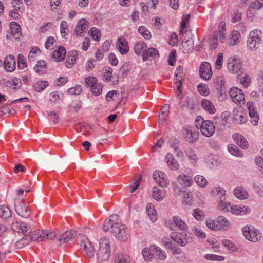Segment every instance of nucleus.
<instances>
[{
  "label": "nucleus",
  "instance_id": "obj_1",
  "mask_svg": "<svg viewBox=\"0 0 263 263\" xmlns=\"http://www.w3.org/2000/svg\"><path fill=\"white\" fill-rule=\"evenodd\" d=\"M121 226L125 225L122 223L119 215L114 214L111 215L109 219L105 220L103 226V230L105 232L110 231L118 239V235L121 231Z\"/></svg>",
  "mask_w": 263,
  "mask_h": 263
},
{
  "label": "nucleus",
  "instance_id": "obj_2",
  "mask_svg": "<svg viewBox=\"0 0 263 263\" xmlns=\"http://www.w3.org/2000/svg\"><path fill=\"white\" fill-rule=\"evenodd\" d=\"M196 127L200 130L201 134L206 137H211L215 133V126L210 120H204L201 117H198L195 121Z\"/></svg>",
  "mask_w": 263,
  "mask_h": 263
},
{
  "label": "nucleus",
  "instance_id": "obj_3",
  "mask_svg": "<svg viewBox=\"0 0 263 263\" xmlns=\"http://www.w3.org/2000/svg\"><path fill=\"white\" fill-rule=\"evenodd\" d=\"M110 243L108 238H101L99 241L98 249L97 252V259L99 261L107 260L110 255Z\"/></svg>",
  "mask_w": 263,
  "mask_h": 263
},
{
  "label": "nucleus",
  "instance_id": "obj_4",
  "mask_svg": "<svg viewBox=\"0 0 263 263\" xmlns=\"http://www.w3.org/2000/svg\"><path fill=\"white\" fill-rule=\"evenodd\" d=\"M262 31L259 29H254L250 32L247 41L249 50L254 51L259 48L262 41Z\"/></svg>",
  "mask_w": 263,
  "mask_h": 263
},
{
  "label": "nucleus",
  "instance_id": "obj_5",
  "mask_svg": "<svg viewBox=\"0 0 263 263\" xmlns=\"http://www.w3.org/2000/svg\"><path fill=\"white\" fill-rule=\"evenodd\" d=\"M242 232L245 238L251 242H257L262 238L259 230L252 226H245L242 228Z\"/></svg>",
  "mask_w": 263,
  "mask_h": 263
},
{
  "label": "nucleus",
  "instance_id": "obj_6",
  "mask_svg": "<svg viewBox=\"0 0 263 263\" xmlns=\"http://www.w3.org/2000/svg\"><path fill=\"white\" fill-rule=\"evenodd\" d=\"M80 249L82 254L86 257L91 258L95 256L94 245L87 237H83L81 239Z\"/></svg>",
  "mask_w": 263,
  "mask_h": 263
},
{
  "label": "nucleus",
  "instance_id": "obj_7",
  "mask_svg": "<svg viewBox=\"0 0 263 263\" xmlns=\"http://www.w3.org/2000/svg\"><path fill=\"white\" fill-rule=\"evenodd\" d=\"M228 71L233 74H239L241 72L242 63L240 59L237 57H231L227 61Z\"/></svg>",
  "mask_w": 263,
  "mask_h": 263
},
{
  "label": "nucleus",
  "instance_id": "obj_8",
  "mask_svg": "<svg viewBox=\"0 0 263 263\" xmlns=\"http://www.w3.org/2000/svg\"><path fill=\"white\" fill-rule=\"evenodd\" d=\"M170 236L172 240L181 247L186 246L192 239L186 233L182 232H172Z\"/></svg>",
  "mask_w": 263,
  "mask_h": 263
},
{
  "label": "nucleus",
  "instance_id": "obj_9",
  "mask_svg": "<svg viewBox=\"0 0 263 263\" xmlns=\"http://www.w3.org/2000/svg\"><path fill=\"white\" fill-rule=\"evenodd\" d=\"M229 94L232 100L240 106L245 104V99L241 89L233 87L230 89Z\"/></svg>",
  "mask_w": 263,
  "mask_h": 263
},
{
  "label": "nucleus",
  "instance_id": "obj_10",
  "mask_svg": "<svg viewBox=\"0 0 263 263\" xmlns=\"http://www.w3.org/2000/svg\"><path fill=\"white\" fill-rule=\"evenodd\" d=\"M154 179L162 187H166L169 185V180L167 175L163 172L155 170L153 174Z\"/></svg>",
  "mask_w": 263,
  "mask_h": 263
},
{
  "label": "nucleus",
  "instance_id": "obj_11",
  "mask_svg": "<svg viewBox=\"0 0 263 263\" xmlns=\"http://www.w3.org/2000/svg\"><path fill=\"white\" fill-rule=\"evenodd\" d=\"M11 229L18 233H22L27 236L31 232V226L23 222L15 221L12 223Z\"/></svg>",
  "mask_w": 263,
  "mask_h": 263
},
{
  "label": "nucleus",
  "instance_id": "obj_12",
  "mask_svg": "<svg viewBox=\"0 0 263 263\" xmlns=\"http://www.w3.org/2000/svg\"><path fill=\"white\" fill-rule=\"evenodd\" d=\"M200 77L204 80H209L212 76L211 65L210 63L202 62L199 67Z\"/></svg>",
  "mask_w": 263,
  "mask_h": 263
},
{
  "label": "nucleus",
  "instance_id": "obj_13",
  "mask_svg": "<svg viewBox=\"0 0 263 263\" xmlns=\"http://www.w3.org/2000/svg\"><path fill=\"white\" fill-rule=\"evenodd\" d=\"M246 106L252 124L255 126L257 125L258 123L259 117L254 103L252 102H248L247 103Z\"/></svg>",
  "mask_w": 263,
  "mask_h": 263
},
{
  "label": "nucleus",
  "instance_id": "obj_14",
  "mask_svg": "<svg viewBox=\"0 0 263 263\" xmlns=\"http://www.w3.org/2000/svg\"><path fill=\"white\" fill-rule=\"evenodd\" d=\"M233 118L239 124L245 123L248 121V117L242 107H238L233 110Z\"/></svg>",
  "mask_w": 263,
  "mask_h": 263
},
{
  "label": "nucleus",
  "instance_id": "obj_15",
  "mask_svg": "<svg viewBox=\"0 0 263 263\" xmlns=\"http://www.w3.org/2000/svg\"><path fill=\"white\" fill-rule=\"evenodd\" d=\"M89 23L85 18H81L77 23L75 27L74 32L76 34L79 36L84 35L85 32H86L88 28Z\"/></svg>",
  "mask_w": 263,
  "mask_h": 263
},
{
  "label": "nucleus",
  "instance_id": "obj_16",
  "mask_svg": "<svg viewBox=\"0 0 263 263\" xmlns=\"http://www.w3.org/2000/svg\"><path fill=\"white\" fill-rule=\"evenodd\" d=\"M263 8V0H255L248 7L247 15L248 17L254 16L255 11Z\"/></svg>",
  "mask_w": 263,
  "mask_h": 263
},
{
  "label": "nucleus",
  "instance_id": "obj_17",
  "mask_svg": "<svg viewBox=\"0 0 263 263\" xmlns=\"http://www.w3.org/2000/svg\"><path fill=\"white\" fill-rule=\"evenodd\" d=\"M15 210L16 213L23 218H27L30 215V211L28 207L24 203H15Z\"/></svg>",
  "mask_w": 263,
  "mask_h": 263
},
{
  "label": "nucleus",
  "instance_id": "obj_18",
  "mask_svg": "<svg viewBox=\"0 0 263 263\" xmlns=\"http://www.w3.org/2000/svg\"><path fill=\"white\" fill-rule=\"evenodd\" d=\"M251 211V208L248 206L237 204L232 205L230 212L236 215H243L250 213Z\"/></svg>",
  "mask_w": 263,
  "mask_h": 263
},
{
  "label": "nucleus",
  "instance_id": "obj_19",
  "mask_svg": "<svg viewBox=\"0 0 263 263\" xmlns=\"http://www.w3.org/2000/svg\"><path fill=\"white\" fill-rule=\"evenodd\" d=\"M4 68L9 72L13 71L16 68V61L14 56L9 55L7 56L4 61Z\"/></svg>",
  "mask_w": 263,
  "mask_h": 263
},
{
  "label": "nucleus",
  "instance_id": "obj_20",
  "mask_svg": "<svg viewBox=\"0 0 263 263\" xmlns=\"http://www.w3.org/2000/svg\"><path fill=\"white\" fill-rule=\"evenodd\" d=\"M157 253V248L155 245H152L149 247L143 249L142 253L144 260L146 261H152L154 255Z\"/></svg>",
  "mask_w": 263,
  "mask_h": 263
},
{
  "label": "nucleus",
  "instance_id": "obj_21",
  "mask_svg": "<svg viewBox=\"0 0 263 263\" xmlns=\"http://www.w3.org/2000/svg\"><path fill=\"white\" fill-rule=\"evenodd\" d=\"M159 57L158 50L155 48H149L147 49L142 55V59L144 62L147 61H152Z\"/></svg>",
  "mask_w": 263,
  "mask_h": 263
},
{
  "label": "nucleus",
  "instance_id": "obj_22",
  "mask_svg": "<svg viewBox=\"0 0 263 263\" xmlns=\"http://www.w3.org/2000/svg\"><path fill=\"white\" fill-rule=\"evenodd\" d=\"M183 134L185 140L189 143H194L198 139V133L192 129H185Z\"/></svg>",
  "mask_w": 263,
  "mask_h": 263
},
{
  "label": "nucleus",
  "instance_id": "obj_23",
  "mask_svg": "<svg viewBox=\"0 0 263 263\" xmlns=\"http://www.w3.org/2000/svg\"><path fill=\"white\" fill-rule=\"evenodd\" d=\"M10 34L7 35V38L9 39L11 36H13L15 39H20L22 35L21 28L20 25L16 22H11L10 23Z\"/></svg>",
  "mask_w": 263,
  "mask_h": 263
},
{
  "label": "nucleus",
  "instance_id": "obj_24",
  "mask_svg": "<svg viewBox=\"0 0 263 263\" xmlns=\"http://www.w3.org/2000/svg\"><path fill=\"white\" fill-rule=\"evenodd\" d=\"M164 161L171 170L176 171L179 168L178 162L174 159L173 155L171 153H168L165 155Z\"/></svg>",
  "mask_w": 263,
  "mask_h": 263
},
{
  "label": "nucleus",
  "instance_id": "obj_25",
  "mask_svg": "<svg viewBox=\"0 0 263 263\" xmlns=\"http://www.w3.org/2000/svg\"><path fill=\"white\" fill-rule=\"evenodd\" d=\"M116 46L121 54H126L128 52L129 47L128 43L126 40L123 37L118 39L116 42Z\"/></svg>",
  "mask_w": 263,
  "mask_h": 263
},
{
  "label": "nucleus",
  "instance_id": "obj_26",
  "mask_svg": "<svg viewBox=\"0 0 263 263\" xmlns=\"http://www.w3.org/2000/svg\"><path fill=\"white\" fill-rule=\"evenodd\" d=\"M232 138L236 143L243 149H247L249 144L246 138L240 134L236 133L233 134Z\"/></svg>",
  "mask_w": 263,
  "mask_h": 263
},
{
  "label": "nucleus",
  "instance_id": "obj_27",
  "mask_svg": "<svg viewBox=\"0 0 263 263\" xmlns=\"http://www.w3.org/2000/svg\"><path fill=\"white\" fill-rule=\"evenodd\" d=\"M201 106L208 113L213 115L216 111L214 105L209 100L203 99L201 101Z\"/></svg>",
  "mask_w": 263,
  "mask_h": 263
},
{
  "label": "nucleus",
  "instance_id": "obj_28",
  "mask_svg": "<svg viewBox=\"0 0 263 263\" xmlns=\"http://www.w3.org/2000/svg\"><path fill=\"white\" fill-rule=\"evenodd\" d=\"M152 196L155 200L161 201L165 197L166 191L164 189L154 187L152 189Z\"/></svg>",
  "mask_w": 263,
  "mask_h": 263
},
{
  "label": "nucleus",
  "instance_id": "obj_29",
  "mask_svg": "<svg viewBox=\"0 0 263 263\" xmlns=\"http://www.w3.org/2000/svg\"><path fill=\"white\" fill-rule=\"evenodd\" d=\"M78 58V51L71 50L68 53V57L65 62V66L68 68H71L74 65Z\"/></svg>",
  "mask_w": 263,
  "mask_h": 263
},
{
  "label": "nucleus",
  "instance_id": "obj_30",
  "mask_svg": "<svg viewBox=\"0 0 263 263\" xmlns=\"http://www.w3.org/2000/svg\"><path fill=\"white\" fill-rule=\"evenodd\" d=\"M66 51L63 47H60L57 50L54 51L52 55L51 59L54 62L63 61L66 55Z\"/></svg>",
  "mask_w": 263,
  "mask_h": 263
},
{
  "label": "nucleus",
  "instance_id": "obj_31",
  "mask_svg": "<svg viewBox=\"0 0 263 263\" xmlns=\"http://www.w3.org/2000/svg\"><path fill=\"white\" fill-rule=\"evenodd\" d=\"M212 194L217 201L218 202L220 200H226V190L221 187H216L212 190Z\"/></svg>",
  "mask_w": 263,
  "mask_h": 263
},
{
  "label": "nucleus",
  "instance_id": "obj_32",
  "mask_svg": "<svg viewBox=\"0 0 263 263\" xmlns=\"http://www.w3.org/2000/svg\"><path fill=\"white\" fill-rule=\"evenodd\" d=\"M146 210L150 220L155 222L158 219V215L154 205L151 203L147 204Z\"/></svg>",
  "mask_w": 263,
  "mask_h": 263
},
{
  "label": "nucleus",
  "instance_id": "obj_33",
  "mask_svg": "<svg viewBox=\"0 0 263 263\" xmlns=\"http://www.w3.org/2000/svg\"><path fill=\"white\" fill-rule=\"evenodd\" d=\"M217 228L218 231L226 230L230 228V221L224 216H219L217 220Z\"/></svg>",
  "mask_w": 263,
  "mask_h": 263
},
{
  "label": "nucleus",
  "instance_id": "obj_34",
  "mask_svg": "<svg viewBox=\"0 0 263 263\" xmlns=\"http://www.w3.org/2000/svg\"><path fill=\"white\" fill-rule=\"evenodd\" d=\"M240 33L236 30L233 31L228 40V44L230 46H234L239 44L240 42Z\"/></svg>",
  "mask_w": 263,
  "mask_h": 263
},
{
  "label": "nucleus",
  "instance_id": "obj_35",
  "mask_svg": "<svg viewBox=\"0 0 263 263\" xmlns=\"http://www.w3.org/2000/svg\"><path fill=\"white\" fill-rule=\"evenodd\" d=\"M76 235L75 231L71 230L67 231L61 236L59 239V241L63 243L69 241V240L73 239Z\"/></svg>",
  "mask_w": 263,
  "mask_h": 263
},
{
  "label": "nucleus",
  "instance_id": "obj_36",
  "mask_svg": "<svg viewBox=\"0 0 263 263\" xmlns=\"http://www.w3.org/2000/svg\"><path fill=\"white\" fill-rule=\"evenodd\" d=\"M170 106L168 104H165L161 109L159 116V125L163 124L166 120L169 114Z\"/></svg>",
  "mask_w": 263,
  "mask_h": 263
},
{
  "label": "nucleus",
  "instance_id": "obj_37",
  "mask_svg": "<svg viewBox=\"0 0 263 263\" xmlns=\"http://www.w3.org/2000/svg\"><path fill=\"white\" fill-rule=\"evenodd\" d=\"M183 73V68L182 66H178L175 72V77H176V84L177 85V89L179 90V93H180V87L182 84V74Z\"/></svg>",
  "mask_w": 263,
  "mask_h": 263
},
{
  "label": "nucleus",
  "instance_id": "obj_38",
  "mask_svg": "<svg viewBox=\"0 0 263 263\" xmlns=\"http://www.w3.org/2000/svg\"><path fill=\"white\" fill-rule=\"evenodd\" d=\"M177 180L183 187H190L193 183L192 179L189 176L185 175L179 176Z\"/></svg>",
  "mask_w": 263,
  "mask_h": 263
},
{
  "label": "nucleus",
  "instance_id": "obj_39",
  "mask_svg": "<svg viewBox=\"0 0 263 263\" xmlns=\"http://www.w3.org/2000/svg\"><path fill=\"white\" fill-rule=\"evenodd\" d=\"M173 222L178 229L181 231H185L187 229V225L185 222L179 216L173 217Z\"/></svg>",
  "mask_w": 263,
  "mask_h": 263
},
{
  "label": "nucleus",
  "instance_id": "obj_40",
  "mask_svg": "<svg viewBox=\"0 0 263 263\" xmlns=\"http://www.w3.org/2000/svg\"><path fill=\"white\" fill-rule=\"evenodd\" d=\"M182 48L184 53H188L194 48V42L192 39L186 40L185 38L182 42Z\"/></svg>",
  "mask_w": 263,
  "mask_h": 263
},
{
  "label": "nucleus",
  "instance_id": "obj_41",
  "mask_svg": "<svg viewBox=\"0 0 263 263\" xmlns=\"http://www.w3.org/2000/svg\"><path fill=\"white\" fill-rule=\"evenodd\" d=\"M28 236L29 239H30V241L31 240L37 241L44 240L43 231L35 230L32 232V229H31V232L28 235Z\"/></svg>",
  "mask_w": 263,
  "mask_h": 263
},
{
  "label": "nucleus",
  "instance_id": "obj_42",
  "mask_svg": "<svg viewBox=\"0 0 263 263\" xmlns=\"http://www.w3.org/2000/svg\"><path fill=\"white\" fill-rule=\"evenodd\" d=\"M235 196L240 199L244 200L248 197V193L247 191L241 187H237L234 190Z\"/></svg>",
  "mask_w": 263,
  "mask_h": 263
},
{
  "label": "nucleus",
  "instance_id": "obj_43",
  "mask_svg": "<svg viewBox=\"0 0 263 263\" xmlns=\"http://www.w3.org/2000/svg\"><path fill=\"white\" fill-rule=\"evenodd\" d=\"M11 212L9 208L5 205H3L0 207V217L5 219L6 221L8 220L11 218Z\"/></svg>",
  "mask_w": 263,
  "mask_h": 263
},
{
  "label": "nucleus",
  "instance_id": "obj_44",
  "mask_svg": "<svg viewBox=\"0 0 263 263\" xmlns=\"http://www.w3.org/2000/svg\"><path fill=\"white\" fill-rule=\"evenodd\" d=\"M131 260L128 256L122 253H117L115 256L114 263H130Z\"/></svg>",
  "mask_w": 263,
  "mask_h": 263
},
{
  "label": "nucleus",
  "instance_id": "obj_45",
  "mask_svg": "<svg viewBox=\"0 0 263 263\" xmlns=\"http://www.w3.org/2000/svg\"><path fill=\"white\" fill-rule=\"evenodd\" d=\"M147 48V44L143 41H139L134 46V50L137 55H143Z\"/></svg>",
  "mask_w": 263,
  "mask_h": 263
},
{
  "label": "nucleus",
  "instance_id": "obj_46",
  "mask_svg": "<svg viewBox=\"0 0 263 263\" xmlns=\"http://www.w3.org/2000/svg\"><path fill=\"white\" fill-rule=\"evenodd\" d=\"M120 232L118 235V239L123 241H125L128 239L130 236L129 231L126 226H121Z\"/></svg>",
  "mask_w": 263,
  "mask_h": 263
},
{
  "label": "nucleus",
  "instance_id": "obj_47",
  "mask_svg": "<svg viewBox=\"0 0 263 263\" xmlns=\"http://www.w3.org/2000/svg\"><path fill=\"white\" fill-rule=\"evenodd\" d=\"M185 153L192 163H195L198 161V157L193 148L191 147L186 148L185 150Z\"/></svg>",
  "mask_w": 263,
  "mask_h": 263
},
{
  "label": "nucleus",
  "instance_id": "obj_48",
  "mask_svg": "<svg viewBox=\"0 0 263 263\" xmlns=\"http://www.w3.org/2000/svg\"><path fill=\"white\" fill-rule=\"evenodd\" d=\"M41 53V50L40 49L36 47H32L31 48V50L28 54V59L30 62L34 61L36 59L38 55H39Z\"/></svg>",
  "mask_w": 263,
  "mask_h": 263
},
{
  "label": "nucleus",
  "instance_id": "obj_49",
  "mask_svg": "<svg viewBox=\"0 0 263 263\" xmlns=\"http://www.w3.org/2000/svg\"><path fill=\"white\" fill-rule=\"evenodd\" d=\"M34 69L36 72L39 74H41L44 73L46 70V64L44 60H40L37 62Z\"/></svg>",
  "mask_w": 263,
  "mask_h": 263
},
{
  "label": "nucleus",
  "instance_id": "obj_50",
  "mask_svg": "<svg viewBox=\"0 0 263 263\" xmlns=\"http://www.w3.org/2000/svg\"><path fill=\"white\" fill-rule=\"evenodd\" d=\"M226 200H220L218 202V209L223 212H228L231 211L232 205L229 203L226 202Z\"/></svg>",
  "mask_w": 263,
  "mask_h": 263
},
{
  "label": "nucleus",
  "instance_id": "obj_51",
  "mask_svg": "<svg viewBox=\"0 0 263 263\" xmlns=\"http://www.w3.org/2000/svg\"><path fill=\"white\" fill-rule=\"evenodd\" d=\"M194 180L196 184L200 187L204 188L206 186L208 181L206 178L201 175H196Z\"/></svg>",
  "mask_w": 263,
  "mask_h": 263
},
{
  "label": "nucleus",
  "instance_id": "obj_52",
  "mask_svg": "<svg viewBox=\"0 0 263 263\" xmlns=\"http://www.w3.org/2000/svg\"><path fill=\"white\" fill-rule=\"evenodd\" d=\"M138 32L146 40H149L152 37L149 30L144 26H140L139 27Z\"/></svg>",
  "mask_w": 263,
  "mask_h": 263
},
{
  "label": "nucleus",
  "instance_id": "obj_53",
  "mask_svg": "<svg viewBox=\"0 0 263 263\" xmlns=\"http://www.w3.org/2000/svg\"><path fill=\"white\" fill-rule=\"evenodd\" d=\"M30 242V239H29L28 235L25 236V237H22L21 239L16 242L15 246L17 248L21 249L28 245Z\"/></svg>",
  "mask_w": 263,
  "mask_h": 263
},
{
  "label": "nucleus",
  "instance_id": "obj_54",
  "mask_svg": "<svg viewBox=\"0 0 263 263\" xmlns=\"http://www.w3.org/2000/svg\"><path fill=\"white\" fill-rule=\"evenodd\" d=\"M60 32L62 37L66 38L69 34L68 25L66 21H62L60 24Z\"/></svg>",
  "mask_w": 263,
  "mask_h": 263
},
{
  "label": "nucleus",
  "instance_id": "obj_55",
  "mask_svg": "<svg viewBox=\"0 0 263 263\" xmlns=\"http://www.w3.org/2000/svg\"><path fill=\"white\" fill-rule=\"evenodd\" d=\"M228 149L229 153L233 156L238 157H242L243 156V153L235 145H229Z\"/></svg>",
  "mask_w": 263,
  "mask_h": 263
},
{
  "label": "nucleus",
  "instance_id": "obj_56",
  "mask_svg": "<svg viewBox=\"0 0 263 263\" xmlns=\"http://www.w3.org/2000/svg\"><path fill=\"white\" fill-rule=\"evenodd\" d=\"M198 92L204 96H207L210 93L208 86L204 83H200L197 86Z\"/></svg>",
  "mask_w": 263,
  "mask_h": 263
},
{
  "label": "nucleus",
  "instance_id": "obj_57",
  "mask_svg": "<svg viewBox=\"0 0 263 263\" xmlns=\"http://www.w3.org/2000/svg\"><path fill=\"white\" fill-rule=\"evenodd\" d=\"M48 85L46 81H40L37 82L33 86L34 89L37 92H40L44 89Z\"/></svg>",
  "mask_w": 263,
  "mask_h": 263
},
{
  "label": "nucleus",
  "instance_id": "obj_58",
  "mask_svg": "<svg viewBox=\"0 0 263 263\" xmlns=\"http://www.w3.org/2000/svg\"><path fill=\"white\" fill-rule=\"evenodd\" d=\"M102 85L100 83L97 82L91 88V92L95 96H99L102 92Z\"/></svg>",
  "mask_w": 263,
  "mask_h": 263
},
{
  "label": "nucleus",
  "instance_id": "obj_59",
  "mask_svg": "<svg viewBox=\"0 0 263 263\" xmlns=\"http://www.w3.org/2000/svg\"><path fill=\"white\" fill-rule=\"evenodd\" d=\"M204 258L211 261H223L224 260V257L223 256L212 254H205L204 255Z\"/></svg>",
  "mask_w": 263,
  "mask_h": 263
},
{
  "label": "nucleus",
  "instance_id": "obj_60",
  "mask_svg": "<svg viewBox=\"0 0 263 263\" xmlns=\"http://www.w3.org/2000/svg\"><path fill=\"white\" fill-rule=\"evenodd\" d=\"M90 35L96 41H99L101 36L99 30L96 27L91 28L89 31Z\"/></svg>",
  "mask_w": 263,
  "mask_h": 263
},
{
  "label": "nucleus",
  "instance_id": "obj_61",
  "mask_svg": "<svg viewBox=\"0 0 263 263\" xmlns=\"http://www.w3.org/2000/svg\"><path fill=\"white\" fill-rule=\"evenodd\" d=\"M251 83V78L250 76L245 74L240 79V83L246 88H248Z\"/></svg>",
  "mask_w": 263,
  "mask_h": 263
},
{
  "label": "nucleus",
  "instance_id": "obj_62",
  "mask_svg": "<svg viewBox=\"0 0 263 263\" xmlns=\"http://www.w3.org/2000/svg\"><path fill=\"white\" fill-rule=\"evenodd\" d=\"M193 216L197 220H201L205 217L203 211L198 208L193 210Z\"/></svg>",
  "mask_w": 263,
  "mask_h": 263
},
{
  "label": "nucleus",
  "instance_id": "obj_63",
  "mask_svg": "<svg viewBox=\"0 0 263 263\" xmlns=\"http://www.w3.org/2000/svg\"><path fill=\"white\" fill-rule=\"evenodd\" d=\"M192 230L194 234L200 238H205L206 236V233L203 230L198 227H194L192 228Z\"/></svg>",
  "mask_w": 263,
  "mask_h": 263
},
{
  "label": "nucleus",
  "instance_id": "obj_64",
  "mask_svg": "<svg viewBox=\"0 0 263 263\" xmlns=\"http://www.w3.org/2000/svg\"><path fill=\"white\" fill-rule=\"evenodd\" d=\"M81 108V103L79 102H72L69 106V110L71 112H77Z\"/></svg>",
  "mask_w": 263,
  "mask_h": 263
}]
</instances>
